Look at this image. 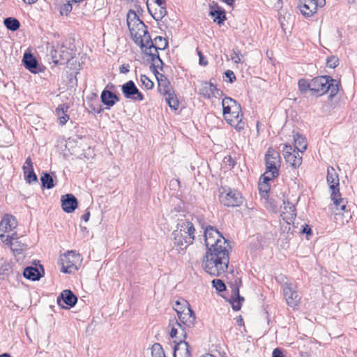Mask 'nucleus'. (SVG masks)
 I'll return each instance as SVG.
<instances>
[{"instance_id":"20","label":"nucleus","mask_w":357,"mask_h":357,"mask_svg":"<svg viewBox=\"0 0 357 357\" xmlns=\"http://www.w3.org/2000/svg\"><path fill=\"white\" fill-rule=\"evenodd\" d=\"M283 211L280 215L287 224H290L296 216L295 206L285 200H283Z\"/></svg>"},{"instance_id":"1","label":"nucleus","mask_w":357,"mask_h":357,"mask_svg":"<svg viewBox=\"0 0 357 357\" xmlns=\"http://www.w3.org/2000/svg\"><path fill=\"white\" fill-rule=\"evenodd\" d=\"M204 237L207 250L202 267L211 275L220 276L228 268L229 250L231 247L222 234L213 226L205 227Z\"/></svg>"},{"instance_id":"61","label":"nucleus","mask_w":357,"mask_h":357,"mask_svg":"<svg viewBox=\"0 0 357 357\" xmlns=\"http://www.w3.org/2000/svg\"><path fill=\"white\" fill-rule=\"evenodd\" d=\"M89 107L93 112L97 114H100L103 111V109L101 107L100 105H99L98 107H96L93 104H91Z\"/></svg>"},{"instance_id":"49","label":"nucleus","mask_w":357,"mask_h":357,"mask_svg":"<svg viewBox=\"0 0 357 357\" xmlns=\"http://www.w3.org/2000/svg\"><path fill=\"white\" fill-rule=\"evenodd\" d=\"M193 218H194V223L195 224L196 222H197L201 226V227L204 229V231L205 230V227L208 226V225H206V221L203 218L197 217V216H193Z\"/></svg>"},{"instance_id":"10","label":"nucleus","mask_w":357,"mask_h":357,"mask_svg":"<svg viewBox=\"0 0 357 357\" xmlns=\"http://www.w3.org/2000/svg\"><path fill=\"white\" fill-rule=\"evenodd\" d=\"M121 91L126 99H130L133 102L142 101L144 99V95L132 80L124 83L121 86Z\"/></svg>"},{"instance_id":"3","label":"nucleus","mask_w":357,"mask_h":357,"mask_svg":"<svg viewBox=\"0 0 357 357\" xmlns=\"http://www.w3.org/2000/svg\"><path fill=\"white\" fill-rule=\"evenodd\" d=\"M339 86V82L329 75L318 76L312 79V93L321 96L329 91V98L332 99L337 95Z\"/></svg>"},{"instance_id":"24","label":"nucleus","mask_w":357,"mask_h":357,"mask_svg":"<svg viewBox=\"0 0 357 357\" xmlns=\"http://www.w3.org/2000/svg\"><path fill=\"white\" fill-rule=\"evenodd\" d=\"M339 186L340 185H331V187H329L331 199L336 206H340L342 211H344L346 206L344 204V199L341 198Z\"/></svg>"},{"instance_id":"5","label":"nucleus","mask_w":357,"mask_h":357,"mask_svg":"<svg viewBox=\"0 0 357 357\" xmlns=\"http://www.w3.org/2000/svg\"><path fill=\"white\" fill-rule=\"evenodd\" d=\"M280 162V153L271 147L268 148L265 155L266 171L263 174L277 178L279 176Z\"/></svg>"},{"instance_id":"45","label":"nucleus","mask_w":357,"mask_h":357,"mask_svg":"<svg viewBox=\"0 0 357 357\" xmlns=\"http://www.w3.org/2000/svg\"><path fill=\"white\" fill-rule=\"evenodd\" d=\"M213 286L219 292H222L226 290V285L222 280L214 279L212 281Z\"/></svg>"},{"instance_id":"33","label":"nucleus","mask_w":357,"mask_h":357,"mask_svg":"<svg viewBox=\"0 0 357 357\" xmlns=\"http://www.w3.org/2000/svg\"><path fill=\"white\" fill-rule=\"evenodd\" d=\"M3 24L8 30L12 31H17L20 26L19 20L12 17L5 18Z\"/></svg>"},{"instance_id":"43","label":"nucleus","mask_w":357,"mask_h":357,"mask_svg":"<svg viewBox=\"0 0 357 357\" xmlns=\"http://www.w3.org/2000/svg\"><path fill=\"white\" fill-rule=\"evenodd\" d=\"M185 307H190V305L185 299L176 301L174 305V309L176 310L178 315H179L180 312H183Z\"/></svg>"},{"instance_id":"57","label":"nucleus","mask_w":357,"mask_h":357,"mask_svg":"<svg viewBox=\"0 0 357 357\" xmlns=\"http://www.w3.org/2000/svg\"><path fill=\"white\" fill-rule=\"evenodd\" d=\"M178 328H176L174 326H172V330L170 331V333H169V335L172 338H176V339H178V341H179V337H177V334H178Z\"/></svg>"},{"instance_id":"44","label":"nucleus","mask_w":357,"mask_h":357,"mask_svg":"<svg viewBox=\"0 0 357 357\" xmlns=\"http://www.w3.org/2000/svg\"><path fill=\"white\" fill-rule=\"evenodd\" d=\"M73 3L71 0H66L60 8V13L61 15H68L73 9Z\"/></svg>"},{"instance_id":"54","label":"nucleus","mask_w":357,"mask_h":357,"mask_svg":"<svg viewBox=\"0 0 357 357\" xmlns=\"http://www.w3.org/2000/svg\"><path fill=\"white\" fill-rule=\"evenodd\" d=\"M213 94H212L213 97L220 98V97H222L224 95L222 91L219 89H218L216 87V85H215V87L213 88Z\"/></svg>"},{"instance_id":"4","label":"nucleus","mask_w":357,"mask_h":357,"mask_svg":"<svg viewBox=\"0 0 357 357\" xmlns=\"http://www.w3.org/2000/svg\"><path fill=\"white\" fill-rule=\"evenodd\" d=\"M127 24L135 43L138 44L139 41L141 42L142 45L141 32L146 27V26L132 10H130L127 15Z\"/></svg>"},{"instance_id":"28","label":"nucleus","mask_w":357,"mask_h":357,"mask_svg":"<svg viewBox=\"0 0 357 357\" xmlns=\"http://www.w3.org/2000/svg\"><path fill=\"white\" fill-rule=\"evenodd\" d=\"M294 149L299 152H304L307 149V141L305 137L296 132L293 135Z\"/></svg>"},{"instance_id":"50","label":"nucleus","mask_w":357,"mask_h":357,"mask_svg":"<svg viewBox=\"0 0 357 357\" xmlns=\"http://www.w3.org/2000/svg\"><path fill=\"white\" fill-rule=\"evenodd\" d=\"M225 75V77L229 79V83H233L236 79L234 73L231 70H226Z\"/></svg>"},{"instance_id":"31","label":"nucleus","mask_w":357,"mask_h":357,"mask_svg":"<svg viewBox=\"0 0 357 357\" xmlns=\"http://www.w3.org/2000/svg\"><path fill=\"white\" fill-rule=\"evenodd\" d=\"M326 181L329 187L331 185H340L339 176L333 167H328L327 169Z\"/></svg>"},{"instance_id":"36","label":"nucleus","mask_w":357,"mask_h":357,"mask_svg":"<svg viewBox=\"0 0 357 357\" xmlns=\"http://www.w3.org/2000/svg\"><path fill=\"white\" fill-rule=\"evenodd\" d=\"M298 90L301 94H305L310 90L312 93V79L308 82L305 79H300L298 82Z\"/></svg>"},{"instance_id":"27","label":"nucleus","mask_w":357,"mask_h":357,"mask_svg":"<svg viewBox=\"0 0 357 357\" xmlns=\"http://www.w3.org/2000/svg\"><path fill=\"white\" fill-rule=\"evenodd\" d=\"M275 178H272L269 175L262 174L260 178V181L259 183V190L261 194L262 197H265L268 195L270 190V185L268 182Z\"/></svg>"},{"instance_id":"21","label":"nucleus","mask_w":357,"mask_h":357,"mask_svg":"<svg viewBox=\"0 0 357 357\" xmlns=\"http://www.w3.org/2000/svg\"><path fill=\"white\" fill-rule=\"evenodd\" d=\"M174 236V244L175 246L180 247L182 250L185 249L188 245L193 243L195 239H190L189 241L188 234H185L181 231H178V229L174 230L172 232Z\"/></svg>"},{"instance_id":"19","label":"nucleus","mask_w":357,"mask_h":357,"mask_svg":"<svg viewBox=\"0 0 357 357\" xmlns=\"http://www.w3.org/2000/svg\"><path fill=\"white\" fill-rule=\"evenodd\" d=\"M44 275L43 266L40 265L36 266H27L23 271V275L25 278L31 281L39 280Z\"/></svg>"},{"instance_id":"59","label":"nucleus","mask_w":357,"mask_h":357,"mask_svg":"<svg viewBox=\"0 0 357 357\" xmlns=\"http://www.w3.org/2000/svg\"><path fill=\"white\" fill-rule=\"evenodd\" d=\"M59 63H61V64H62L65 61H68L69 60L68 57H66L64 51H63L62 52H59Z\"/></svg>"},{"instance_id":"38","label":"nucleus","mask_w":357,"mask_h":357,"mask_svg":"<svg viewBox=\"0 0 357 357\" xmlns=\"http://www.w3.org/2000/svg\"><path fill=\"white\" fill-rule=\"evenodd\" d=\"M13 273V266L11 264L6 262L3 263L0 268V278L5 280Z\"/></svg>"},{"instance_id":"12","label":"nucleus","mask_w":357,"mask_h":357,"mask_svg":"<svg viewBox=\"0 0 357 357\" xmlns=\"http://www.w3.org/2000/svg\"><path fill=\"white\" fill-rule=\"evenodd\" d=\"M241 284V280L239 278H236L234 280V283H231L230 286L231 288V297L229 302L231 305L232 309L234 311H238L241 308L242 303L244 301V298L239 294V287Z\"/></svg>"},{"instance_id":"29","label":"nucleus","mask_w":357,"mask_h":357,"mask_svg":"<svg viewBox=\"0 0 357 357\" xmlns=\"http://www.w3.org/2000/svg\"><path fill=\"white\" fill-rule=\"evenodd\" d=\"M209 16H211L214 22L218 24H222L227 19L226 12L224 9L222 10H214L211 8V10H209Z\"/></svg>"},{"instance_id":"30","label":"nucleus","mask_w":357,"mask_h":357,"mask_svg":"<svg viewBox=\"0 0 357 357\" xmlns=\"http://www.w3.org/2000/svg\"><path fill=\"white\" fill-rule=\"evenodd\" d=\"M213 87H215V84L211 82H204L199 89V93L204 98L209 99L212 97Z\"/></svg>"},{"instance_id":"52","label":"nucleus","mask_w":357,"mask_h":357,"mask_svg":"<svg viewBox=\"0 0 357 357\" xmlns=\"http://www.w3.org/2000/svg\"><path fill=\"white\" fill-rule=\"evenodd\" d=\"M158 64H155V63H152V64L150 66V69L154 73L157 79L159 78L160 75H164L158 71Z\"/></svg>"},{"instance_id":"51","label":"nucleus","mask_w":357,"mask_h":357,"mask_svg":"<svg viewBox=\"0 0 357 357\" xmlns=\"http://www.w3.org/2000/svg\"><path fill=\"white\" fill-rule=\"evenodd\" d=\"M31 169H33V162H32L31 158L28 157L25 160V162L22 167V169H23V171H25V170Z\"/></svg>"},{"instance_id":"64","label":"nucleus","mask_w":357,"mask_h":357,"mask_svg":"<svg viewBox=\"0 0 357 357\" xmlns=\"http://www.w3.org/2000/svg\"><path fill=\"white\" fill-rule=\"evenodd\" d=\"M90 218V212L86 211L84 214L82 215V220H83L84 222H87L89 220Z\"/></svg>"},{"instance_id":"6","label":"nucleus","mask_w":357,"mask_h":357,"mask_svg":"<svg viewBox=\"0 0 357 357\" xmlns=\"http://www.w3.org/2000/svg\"><path fill=\"white\" fill-rule=\"evenodd\" d=\"M142 33V45L141 42L138 41V45L140 46V48L142 50L144 49H149L151 50L152 48L155 49V51L157 52L158 50H165L168 46L167 41L162 36H157L155 38L154 41L152 40L151 36L148 31L147 26L141 32Z\"/></svg>"},{"instance_id":"42","label":"nucleus","mask_w":357,"mask_h":357,"mask_svg":"<svg viewBox=\"0 0 357 357\" xmlns=\"http://www.w3.org/2000/svg\"><path fill=\"white\" fill-rule=\"evenodd\" d=\"M24 179L26 183H31L38 181V176L33 169L23 171Z\"/></svg>"},{"instance_id":"32","label":"nucleus","mask_w":357,"mask_h":357,"mask_svg":"<svg viewBox=\"0 0 357 357\" xmlns=\"http://www.w3.org/2000/svg\"><path fill=\"white\" fill-rule=\"evenodd\" d=\"M68 107L65 105L59 106L56 109L57 115L59 116V123L61 126L65 125L69 120V116L66 114Z\"/></svg>"},{"instance_id":"56","label":"nucleus","mask_w":357,"mask_h":357,"mask_svg":"<svg viewBox=\"0 0 357 357\" xmlns=\"http://www.w3.org/2000/svg\"><path fill=\"white\" fill-rule=\"evenodd\" d=\"M51 56L52 57L53 61L56 64L59 63V52L55 50H52L51 51Z\"/></svg>"},{"instance_id":"18","label":"nucleus","mask_w":357,"mask_h":357,"mask_svg":"<svg viewBox=\"0 0 357 357\" xmlns=\"http://www.w3.org/2000/svg\"><path fill=\"white\" fill-rule=\"evenodd\" d=\"M22 62L26 69L32 73H38L42 71L37 59L31 53L25 52L23 56Z\"/></svg>"},{"instance_id":"58","label":"nucleus","mask_w":357,"mask_h":357,"mask_svg":"<svg viewBox=\"0 0 357 357\" xmlns=\"http://www.w3.org/2000/svg\"><path fill=\"white\" fill-rule=\"evenodd\" d=\"M302 234H305L307 236L312 235V229L308 225H305L303 226V229L301 231Z\"/></svg>"},{"instance_id":"62","label":"nucleus","mask_w":357,"mask_h":357,"mask_svg":"<svg viewBox=\"0 0 357 357\" xmlns=\"http://www.w3.org/2000/svg\"><path fill=\"white\" fill-rule=\"evenodd\" d=\"M315 1V6H316V10L317 8H322L326 4L325 0H314Z\"/></svg>"},{"instance_id":"22","label":"nucleus","mask_w":357,"mask_h":357,"mask_svg":"<svg viewBox=\"0 0 357 357\" xmlns=\"http://www.w3.org/2000/svg\"><path fill=\"white\" fill-rule=\"evenodd\" d=\"M77 199L73 194H66L61 197L63 210L68 213L73 212L77 207Z\"/></svg>"},{"instance_id":"34","label":"nucleus","mask_w":357,"mask_h":357,"mask_svg":"<svg viewBox=\"0 0 357 357\" xmlns=\"http://www.w3.org/2000/svg\"><path fill=\"white\" fill-rule=\"evenodd\" d=\"M40 181L43 188L52 189L54 186L52 177L47 172H43L42 174Z\"/></svg>"},{"instance_id":"37","label":"nucleus","mask_w":357,"mask_h":357,"mask_svg":"<svg viewBox=\"0 0 357 357\" xmlns=\"http://www.w3.org/2000/svg\"><path fill=\"white\" fill-rule=\"evenodd\" d=\"M149 13L151 15L155 21L161 20L167 15L166 6H160L155 8L154 13L148 7Z\"/></svg>"},{"instance_id":"47","label":"nucleus","mask_w":357,"mask_h":357,"mask_svg":"<svg viewBox=\"0 0 357 357\" xmlns=\"http://www.w3.org/2000/svg\"><path fill=\"white\" fill-rule=\"evenodd\" d=\"M339 64V59L335 56H331L326 59V66L330 68H335Z\"/></svg>"},{"instance_id":"63","label":"nucleus","mask_w":357,"mask_h":357,"mask_svg":"<svg viewBox=\"0 0 357 357\" xmlns=\"http://www.w3.org/2000/svg\"><path fill=\"white\" fill-rule=\"evenodd\" d=\"M211 8L214 10H222V8L219 6L217 2L213 1L212 4H210L209 8L211 10Z\"/></svg>"},{"instance_id":"35","label":"nucleus","mask_w":357,"mask_h":357,"mask_svg":"<svg viewBox=\"0 0 357 357\" xmlns=\"http://www.w3.org/2000/svg\"><path fill=\"white\" fill-rule=\"evenodd\" d=\"M165 100L169 107L174 110H176L178 108L179 102L174 93V91L165 96Z\"/></svg>"},{"instance_id":"48","label":"nucleus","mask_w":357,"mask_h":357,"mask_svg":"<svg viewBox=\"0 0 357 357\" xmlns=\"http://www.w3.org/2000/svg\"><path fill=\"white\" fill-rule=\"evenodd\" d=\"M175 324L180 328V330H181V331H180V336L183 337V339L179 337V340H185V339L187 337V334H188V331H186V328L187 327L183 326L184 325L180 324L177 321H176Z\"/></svg>"},{"instance_id":"11","label":"nucleus","mask_w":357,"mask_h":357,"mask_svg":"<svg viewBox=\"0 0 357 357\" xmlns=\"http://www.w3.org/2000/svg\"><path fill=\"white\" fill-rule=\"evenodd\" d=\"M285 161L292 167H298L302 164V157L299 155L298 151L293 149L291 145L285 144L282 149Z\"/></svg>"},{"instance_id":"15","label":"nucleus","mask_w":357,"mask_h":357,"mask_svg":"<svg viewBox=\"0 0 357 357\" xmlns=\"http://www.w3.org/2000/svg\"><path fill=\"white\" fill-rule=\"evenodd\" d=\"M17 227L16 218L10 214H5L0 222V232L11 234L17 232L15 229Z\"/></svg>"},{"instance_id":"14","label":"nucleus","mask_w":357,"mask_h":357,"mask_svg":"<svg viewBox=\"0 0 357 357\" xmlns=\"http://www.w3.org/2000/svg\"><path fill=\"white\" fill-rule=\"evenodd\" d=\"M284 296L289 306L294 307L298 305L300 298L296 290V287L292 284L286 283L283 285Z\"/></svg>"},{"instance_id":"7","label":"nucleus","mask_w":357,"mask_h":357,"mask_svg":"<svg viewBox=\"0 0 357 357\" xmlns=\"http://www.w3.org/2000/svg\"><path fill=\"white\" fill-rule=\"evenodd\" d=\"M219 199L221 204L227 207L239 206L243 202L241 193L237 190L231 188L220 192Z\"/></svg>"},{"instance_id":"40","label":"nucleus","mask_w":357,"mask_h":357,"mask_svg":"<svg viewBox=\"0 0 357 357\" xmlns=\"http://www.w3.org/2000/svg\"><path fill=\"white\" fill-rule=\"evenodd\" d=\"M5 234L6 233L0 232V239L6 245H11L13 244L12 241L17 239V232H12L7 235H5Z\"/></svg>"},{"instance_id":"13","label":"nucleus","mask_w":357,"mask_h":357,"mask_svg":"<svg viewBox=\"0 0 357 357\" xmlns=\"http://www.w3.org/2000/svg\"><path fill=\"white\" fill-rule=\"evenodd\" d=\"M77 302V297L70 289L63 290L57 297V303L63 308L74 307Z\"/></svg>"},{"instance_id":"23","label":"nucleus","mask_w":357,"mask_h":357,"mask_svg":"<svg viewBox=\"0 0 357 357\" xmlns=\"http://www.w3.org/2000/svg\"><path fill=\"white\" fill-rule=\"evenodd\" d=\"M101 102L106 106V109H110L120 100L119 96L108 89H104L100 94Z\"/></svg>"},{"instance_id":"8","label":"nucleus","mask_w":357,"mask_h":357,"mask_svg":"<svg viewBox=\"0 0 357 357\" xmlns=\"http://www.w3.org/2000/svg\"><path fill=\"white\" fill-rule=\"evenodd\" d=\"M61 271L64 273L73 274L78 270L77 263L80 261V255L74 251H68L61 256Z\"/></svg>"},{"instance_id":"2","label":"nucleus","mask_w":357,"mask_h":357,"mask_svg":"<svg viewBox=\"0 0 357 357\" xmlns=\"http://www.w3.org/2000/svg\"><path fill=\"white\" fill-rule=\"evenodd\" d=\"M222 114L225 120L237 131L244 130L245 123L241 105L230 97H225L222 101Z\"/></svg>"},{"instance_id":"41","label":"nucleus","mask_w":357,"mask_h":357,"mask_svg":"<svg viewBox=\"0 0 357 357\" xmlns=\"http://www.w3.org/2000/svg\"><path fill=\"white\" fill-rule=\"evenodd\" d=\"M165 356L162 345L160 343H154L151 347V357H163Z\"/></svg>"},{"instance_id":"55","label":"nucleus","mask_w":357,"mask_h":357,"mask_svg":"<svg viewBox=\"0 0 357 357\" xmlns=\"http://www.w3.org/2000/svg\"><path fill=\"white\" fill-rule=\"evenodd\" d=\"M272 357H284L282 349L278 347L274 349L272 353Z\"/></svg>"},{"instance_id":"16","label":"nucleus","mask_w":357,"mask_h":357,"mask_svg":"<svg viewBox=\"0 0 357 357\" xmlns=\"http://www.w3.org/2000/svg\"><path fill=\"white\" fill-rule=\"evenodd\" d=\"M180 324L184 325L188 329L193 328L196 323L195 312L190 307H185L183 312H180L178 315Z\"/></svg>"},{"instance_id":"17","label":"nucleus","mask_w":357,"mask_h":357,"mask_svg":"<svg viewBox=\"0 0 357 357\" xmlns=\"http://www.w3.org/2000/svg\"><path fill=\"white\" fill-rule=\"evenodd\" d=\"M174 342L176 344L174 347V357H192L190 350V345L184 340H175Z\"/></svg>"},{"instance_id":"46","label":"nucleus","mask_w":357,"mask_h":357,"mask_svg":"<svg viewBox=\"0 0 357 357\" xmlns=\"http://www.w3.org/2000/svg\"><path fill=\"white\" fill-rule=\"evenodd\" d=\"M140 81L146 89H152L154 86L153 82L145 75H141Z\"/></svg>"},{"instance_id":"26","label":"nucleus","mask_w":357,"mask_h":357,"mask_svg":"<svg viewBox=\"0 0 357 357\" xmlns=\"http://www.w3.org/2000/svg\"><path fill=\"white\" fill-rule=\"evenodd\" d=\"M158 81V89L163 96H166L174 91L169 80L165 75H160Z\"/></svg>"},{"instance_id":"60","label":"nucleus","mask_w":357,"mask_h":357,"mask_svg":"<svg viewBox=\"0 0 357 357\" xmlns=\"http://www.w3.org/2000/svg\"><path fill=\"white\" fill-rule=\"evenodd\" d=\"M129 68H130L129 64H123L122 66H120L119 71L121 73L126 74L129 72Z\"/></svg>"},{"instance_id":"9","label":"nucleus","mask_w":357,"mask_h":357,"mask_svg":"<svg viewBox=\"0 0 357 357\" xmlns=\"http://www.w3.org/2000/svg\"><path fill=\"white\" fill-rule=\"evenodd\" d=\"M176 229L185 234H188L189 239H195V228L194 218L191 214L184 215L177 219ZM191 240H189L190 242Z\"/></svg>"},{"instance_id":"25","label":"nucleus","mask_w":357,"mask_h":357,"mask_svg":"<svg viewBox=\"0 0 357 357\" xmlns=\"http://www.w3.org/2000/svg\"><path fill=\"white\" fill-rule=\"evenodd\" d=\"M298 6L301 13L305 16L310 17L316 13L314 0H299Z\"/></svg>"},{"instance_id":"53","label":"nucleus","mask_w":357,"mask_h":357,"mask_svg":"<svg viewBox=\"0 0 357 357\" xmlns=\"http://www.w3.org/2000/svg\"><path fill=\"white\" fill-rule=\"evenodd\" d=\"M239 56L240 52L238 51L236 52L235 50H234L232 54L231 55V59L232 61H234L235 63H238L241 62V59Z\"/></svg>"},{"instance_id":"39","label":"nucleus","mask_w":357,"mask_h":357,"mask_svg":"<svg viewBox=\"0 0 357 357\" xmlns=\"http://www.w3.org/2000/svg\"><path fill=\"white\" fill-rule=\"evenodd\" d=\"M143 52L145 54L148 55L149 56H150L151 58V61L153 62V63H155L156 61H158V63H160V70H162L163 69V61L162 60L160 59V56H159V54H158V50L157 52H155V53H153L151 52V50H149V49H143Z\"/></svg>"}]
</instances>
